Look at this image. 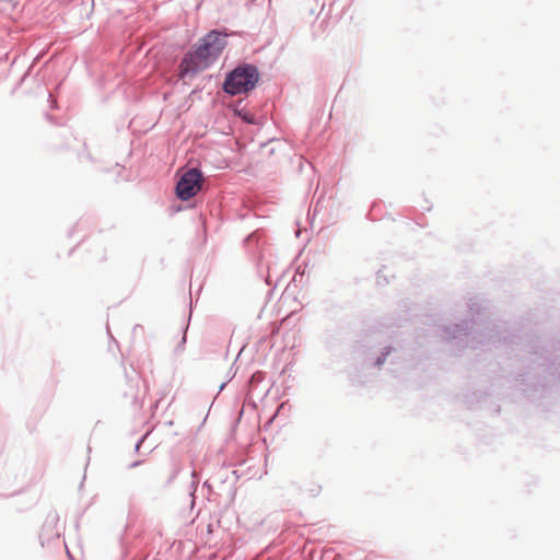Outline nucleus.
Here are the masks:
<instances>
[{
    "mask_svg": "<svg viewBox=\"0 0 560 560\" xmlns=\"http://www.w3.org/2000/svg\"><path fill=\"white\" fill-rule=\"evenodd\" d=\"M258 80L259 73L255 66H238L226 75L223 90L231 95L247 93L256 86Z\"/></svg>",
    "mask_w": 560,
    "mask_h": 560,
    "instance_id": "obj_2",
    "label": "nucleus"
},
{
    "mask_svg": "<svg viewBox=\"0 0 560 560\" xmlns=\"http://www.w3.org/2000/svg\"><path fill=\"white\" fill-rule=\"evenodd\" d=\"M226 40L221 33L211 31L202 37L200 45L189 51L179 65V77L195 75L207 69L222 52Z\"/></svg>",
    "mask_w": 560,
    "mask_h": 560,
    "instance_id": "obj_1",
    "label": "nucleus"
},
{
    "mask_svg": "<svg viewBox=\"0 0 560 560\" xmlns=\"http://www.w3.org/2000/svg\"><path fill=\"white\" fill-rule=\"evenodd\" d=\"M202 173L197 168L186 171L176 185V196L180 200H188L201 189Z\"/></svg>",
    "mask_w": 560,
    "mask_h": 560,
    "instance_id": "obj_3",
    "label": "nucleus"
}]
</instances>
